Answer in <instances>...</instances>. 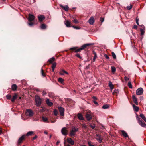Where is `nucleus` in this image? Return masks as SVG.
I'll return each mask as SVG.
<instances>
[{"label":"nucleus","instance_id":"42","mask_svg":"<svg viewBox=\"0 0 146 146\" xmlns=\"http://www.w3.org/2000/svg\"><path fill=\"white\" fill-rule=\"evenodd\" d=\"M41 74L43 77H44L45 76V73H44L43 70L42 68L41 69Z\"/></svg>","mask_w":146,"mask_h":146},{"label":"nucleus","instance_id":"24","mask_svg":"<svg viewBox=\"0 0 146 146\" xmlns=\"http://www.w3.org/2000/svg\"><path fill=\"white\" fill-rule=\"evenodd\" d=\"M65 24L67 27H71L70 23L68 21H66L65 22Z\"/></svg>","mask_w":146,"mask_h":146},{"label":"nucleus","instance_id":"28","mask_svg":"<svg viewBox=\"0 0 146 146\" xmlns=\"http://www.w3.org/2000/svg\"><path fill=\"white\" fill-rule=\"evenodd\" d=\"M55 60L54 57H52L51 58L48 60V61L50 63H52Z\"/></svg>","mask_w":146,"mask_h":146},{"label":"nucleus","instance_id":"31","mask_svg":"<svg viewBox=\"0 0 146 146\" xmlns=\"http://www.w3.org/2000/svg\"><path fill=\"white\" fill-rule=\"evenodd\" d=\"M58 81L59 82H61L62 84H63L64 82V80L62 78H58Z\"/></svg>","mask_w":146,"mask_h":146},{"label":"nucleus","instance_id":"20","mask_svg":"<svg viewBox=\"0 0 146 146\" xmlns=\"http://www.w3.org/2000/svg\"><path fill=\"white\" fill-rule=\"evenodd\" d=\"M133 110L135 111L136 112H138V111L139 108L138 107L135 106L134 104L133 105Z\"/></svg>","mask_w":146,"mask_h":146},{"label":"nucleus","instance_id":"14","mask_svg":"<svg viewBox=\"0 0 146 146\" xmlns=\"http://www.w3.org/2000/svg\"><path fill=\"white\" fill-rule=\"evenodd\" d=\"M67 141L68 142L72 145H73L74 144V141L71 138H68L67 139Z\"/></svg>","mask_w":146,"mask_h":146},{"label":"nucleus","instance_id":"43","mask_svg":"<svg viewBox=\"0 0 146 146\" xmlns=\"http://www.w3.org/2000/svg\"><path fill=\"white\" fill-rule=\"evenodd\" d=\"M139 21V19L137 17L136 19V23L137 24V25H139V22H138Z\"/></svg>","mask_w":146,"mask_h":146},{"label":"nucleus","instance_id":"7","mask_svg":"<svg viewBox=\"0 0 146 146\" xmlns=\"http://www.w3.org/2000/svg\"><path fill=\"white\" fill-rule=\"evenodd\" d=\"M59 111L60 112V115L63 116L64 115V109L61 107H59L58 108Z\"/></svg>","mask_w":146,"mask_h":146},{"label":"nucleus","instance_id":"51","mask_svg":"<svg viewBox=\"0 0 146 146\" xmlns=\"http://www.w3.org/2000/svg\"><path fill=\"white\" fill-rule=\"evenodd\" d=\"M73 21L75 23H78V20H77L75 19H74Z\"/></svg>","mask_w":146,"mask_h":146},{"label":"nucleus","instance_id":"26","mask_svg":"<svg viewBox=\"0 0 146 146\" xmlns=\"http://www.w3.org/2000/svg\"><path fill=\"white\" fill-rule=\"evenodd\" d=\"M139 116L141 117L145 122H146V118L144 114L141 113L140 114Z\"/></svg>","mask_w":146,"mask_h":146},{"label":"nucleus","instance_id":"11","mask_svg":"<svg viewBox=\"0 0 146 146\" xmlns=\"http://www.w3.org/2000/svg\"><path fill=\"white\" fill-rule=\"evenodd\" d=\"M38 18L39 21L40 22L42 21L45 18V16L43 15H38Z\"/></svg>","mask_w":146,"mask_h":146},{"label":"nucleus","instance_id":"55","mask_svg":"<svg viewBox=\"0 0 146 146\" xmlns=\"http://www.w3.org/2000/svg\"><path fill=\"white\" fill-rule=\"evenodd\" d=\"M137 26L136 25H134L133 27V28L135 29H137Z\"/></svg>","mask_w":146,"mask_h":146},{"label":"nucleus","instance_id":"61","mask_svg":"<svg viewBox=\"0 0 146 146\" xmlns=\"http://www.w3.org/2000/svg\"><path fill=\"white\" fill-rule=\"evenodd\" d=\"M95 125H92V129H94L95 127Z\"/></svg>","mask_w":146,"mask_h":146},{"label":"nucleus","instance_id":"17","mask_svg":"<svg viewBox=\"0 0 146 146\" xmlns=\"http://www.w3.org/2000/svg\"><path fill=\"white\" fill-rule=\"evenodd\" d=\"M17 94H15V95L13 96L12 98L11 99V101L12 102H15V100L17 99Z\"/></svg>","mask_w":146,"mask_h":146},{"label":"nucleus","instance_id":"29","mask_svg":"<svg viewBox=\"0 0 146 146\" xmlns=\"http://www.w3.org/2000/svg\"><path fill=\"white\" fill-rule=\"evenodd\" d=\"M110 106L107 104L104 105L102 107V108L104 109H106L109 108Z\"/></svg>","mask_w":146,"mask_h":146},{"label":"nucleus","instance_id":"60","mask_svg":"<svg viewBox=\"0 0 146 146\" xmlns=\"http://www.w3.org/2000/svg\"><path fill=\"white\" fill-rule=\"evenodd\" d=\"M92 98L94 100H96L97 99V98L95 96H93L92 97Z\"/></svg>","mask_w":146,"mask_h":146},{"label":"nucleus","instance_id":"21","mask_svg":"<svg viewBox=\"0 0 146 146\" xmlns=\"http://www.w3.org/2000/svg\"><path fill=\"white\" fill-rule=\"evenodd\" d=\"M17 88V86L15 84H13L11 86L12 90L14 91H15L16 90Z\"/></svg>","mask_w":146,"mask_h":146},{"label":"nucleus","instance_id":"45","mask_svg":"<svg viewBox=\"0 0 146 146\" xmlns=\"http://www.w3.org/2000/svg\"><path fill=\"white\" fill-rule=\"evenodd\" d=\"M34 24V23H32V22H30L28 23V25L30 26H32Z\"/></svg>","mask_w":146,"mask_h":146},{"label":"nucleus","instance_id":"57","mask_svg":"<svg viewBox=\"0 0 146 146\" xmlns=\"http://www.w3.org/2000/svg\"><path fill=\"white\" fill-rule=\"evenodd\" d=\"M105 56L106 59H109L110 58L106 54L105 55Z\"/></svg>","mask_w":146,"mask_h":146},{"label":"nucleus","instance_id":"48","mask_svg":"<svg viewBox=\"0 0 146 146\" xmlns=\"http://www.w3.org/2000/svg\"><path fill=\"white\" fill-rule=\"evenodd\" d=\"M76 56H77V57H78L79 58H80V59H81L82 58V57H81L80 56V55L78 54H77L76 55Z\"/></svg>","mask_w":146,"mask_h":146},{"label":"nucleus","instance_id":"63","mask_svg":"<svg viewBox=\"0 0 146 146\" xmlns=\"http://www.w3.org/2000/svg\"><path fill=\"white\" fill-rule=\"evenodd\" d=\"M44 111V109L42 108V109L40 111L42 112H43Z\"/></svg>","mask_w":146,"mask_h":146},{"label":"nucleus","instance_id":"41","mask_svg":"<svg viewBox=\"0 0 146 146\" xmlns=\"http://www.w3.org/2000/svg\"><path fill=\"white\" fill-rule=\"evenodd\" d=\"M132 7V5H130V6H127V9L129 10H130L131 9Z\"/></svg>","mask_w":146,"mask_h":146},{"label":"nucleus","instance_id":"19","mask_svg":"<svg viewBox=\"0 0 146 146\" xmlns=\"http://www.w3.org/2000/svg\"><path fill=\"white\" fill-rule=\"evenodd\" d=\"M46 103L49 106H51L53 105V103L50 102L48 99H47L46 100Z\"/></svg>","mask_w":146,"mask_h":146},{"label":"nucleus","instance_id":"46","mask_svg":"<svg viewBox=\"0 0 146 146\" xmlns=\"http://www.w3.org/2000/svg\"><path fill=\"white\" fill-rule=\"evenodd\" d=\"M82 126L83 128L86 129L87 127L86 125L84 124H83L82 125Z\"/></svg>","mask_w":146,"mask_h":146},{"label":"nucleus","instance_id":"12","mask_svg":"<svg viewBox=\"0 0 146 146\" xmlns=\"http://www.w3.org/2000/svg\"><path fill=\"white\" fill-rule=\"evenodd\" d=\"M60 6L63 9L66 11H68L69 7L68 5H66L64 6H63L62 5L60 4Z\"/></svg>","mask_w":146,"mask_h":146},{"label":"nucleus","instance_id":"47","mask_svg":"<svg viewBox=\"0 0 146 146\" xmlns=\"http://www.w3.org/2000/svg\"><path fill=\"white\" fill-rule=\"evenodd\" d=\"M93 102L94 103V104L96 105V106H97L98 105V102L96 101V100H94L93 101Z\"/></svg>","mask_w":146,"mask_h":146},{"label":"nucleus","instance_id":"3","mask_svg":"<svg viewBox=\"0 0 146 146\" xmlns=\"http://www.w3.org/2000/svg\"><path fill=\"white\" fill-rule=\"evenodd\" d=\"M136 118L137 120L138 121L139 124L143 127H145L146 126V124L144 122L141 120V119L139 118L138 115L136 114Z\"/></svg>","mask_w":146,"mask_h":146},{"label":"nucleus","instance_id":"56","mask_svg":"<svg viewBox=\"0 0 146 146\" xmlns=\"http://www.w3.org/2000/svg\"><path fill=\"white\" fill-rule=\"evenodd\" d=\"M94 22V19L93 17H92V25L93 24V23Z\"/></svg>","mask_w":146,"mask_h":146},{"label":"nucleus","instance_id":"9","mask_svg":"<svg viewBox=\"0 0 146 146\" xmlns=\"http://www.w3.org/2000/svg\"><path fill=\"white\" fill-rule=\"evenodd\" d=\"M61 131L62 134L64 135H67L68 131L66 127H63Z\"/></svg>","mask_w":146,"mask_h":146},{"label":"nucleus","instance_id":"23","mask_svg":"<svg viewBox=\"0 0 146 146\" xmlns=\"http://www.w3.org/2000/svg\"><path fill=\"white\" fill-rule=\"evenodd\" d=\"M109 86L110 88L111 91H112L113 89L114 88V86L110 81L109 83Z\"/></svg>","mask_w":146,"mask_h":146},{"label":"nucleus","instance_id":"50","mask_svg":"<svg viewBox=\"0 0 146 146\" xmlns=\"http://www.w3.org/2000/svg\"><path fill=\"white\" fill-rule=\"evenodd\" d=\"M124 79H125V80L126 81H127L129 79V78H128V77H127L126 76H125V77Z\"/></svg>","mask_w":146,"mask_h":146},{"label":"nucleus","instance_id":"6","mask_svg":"<svg viewBox=\"0 0 146 146\" xmlns=\"http://www.w3.org/2000/svg\"><path fill=\"white\" fill-rule=\"evenodd\" d=\"M95 138L100 143H101L102 140V138L101 137V135L99 134H96Z\"/></svg>","mask_w":146,"mask_h":146},{"label":"nucleus","instance_id":"54","mask_svg":"<svg viewBox=\"0 0 146 146\" xmlns=\"http://www.w3.org/2000/svg\"><path fill=\"white\" fill-rule=\"evenodd\" d=\"M37 137H38V136L36 135H35V137H33V138L32 139V140H34L35 139H36Z\"/></svg>","mask_w":146,"mask_h":146},{"label":"nucleus","instance_id":"25","mask_svg":"<svg viewBox=\"0 0 146 146\" xmlns=\"http://www.w3.org/2000/svg\"><path fill=\"white\" fill-rule=\"evenodd\" d=\"M86 117L88 120H89L91 119V115L90 114L88 113L86 114Z\"/></svg>","mask_w":146,"mask_h":146},{"label":"nucleus","instance_id":"40","mask_svg":"<svg viewBox=\"0 0 146 146\" xmlns=\"http://www.w3.org/2000/svg\"><path fill=\"white\" fill-rule=\"evenodd\" d=\"M57 64L56 62H54L52 65V68H55L56 67V66Z\"/></svg>","mask_w":146,"mask_h":146},{"label":"nucleus","instance_id":"58","mask_svg":"<svg viewBox=\"0 0 146 146\" xmlns=\"http://www.w3.org/2000/svg\"><path fill=\"white\" fill-rule=\"evenodd\" d=\"M118 92V91L117 90H115L114 92H113V94H114V93H117Z\"/></svg>","mask_w":146,"mask_h":146},{"label":"nucleus","instance_id":"49","mask_svg":"<svg viewBox=\"0 0 146 146\" xmlns=\"http://www.w3.org/2000/svg\"><path fill=\"white\" fill-rule=\"evenodd\" d=\"M53 94V93L52 92H49V96L50 97H52L53 96L52 94Z\"/></svg>","mask_w":146,"mask_h":146},{"label":"nucleus","instance_id":"33","mask_svg":"<svg viewBox=\"0 0 146 146\" xmlns=\"http://www.w3.org/2000/svg\"><path fill=\"white\" fill-rule=\"evenodd\" d=\"M111 70L112 72L114 73L115 71H116V68H115L114 67V66H112L111 67Z\"/></svg>","mask_w":146,"mask_h":146},{"label":"nucleus","instance_id":"34","mask_svg":"<svg viewBox=\"0 0 146 146\" xmlns=\"http://www.w3.org/2000/svg\"><path fill=\"white\" fill-rule=\"evenodd\" d=\"M53 112L54 115L55 116H57L58 113V112L57 110L56 109L54 110L53 111Z\"/></svg>","mask_w":146,"mask_h":146},{"label":"nucleus","instance_id":"64","mask_svg":"<svg viewBox=\"0 0 146 146\" xmlns=\"http://www.w3.org/2000/svg\"><path fill=\"white\" fill-rule=\"evenodd\" d=\"M60 143V141H57V142H56V144L57 145H58Z\"/></svg>","mask_w":146,"mask_h":146},{"label":"nucleus","instance_id":"52","mask_svg":"<svg viewBox=\"0 0 146 146\" xmlns=\"http://www.w3.org/2000/svg\"><path fill=\"white\" fill-rule=\"evenodd\" d=\"M72 27L73 28H74V29H80V27H76V26H73Z\"/></svg>","mask_w":146,"mask_h":146},{"label":"nucleus","instance_id":"8","mask_svg":"<svg viewBox=\"0 0 146 146\" xmlns=\"http://www.w3.org/2000/svg\"><path fill=\"white\" fill-rule=\"evenodd\" d=\"M143 92V90L141 88H138L136 91V94L137 95H141Z\"/></svg>","mask_w":146,"mask_h":146},{"label":"nucleus","instance_id":"1","mask_svg":"<svg viewBox=\"0 0 146 146\" xmlns=\"http://www.w3.org/2000/svg\"><path fill=\"white\" fill-rule=\"evenodd\" d=\"M91 45V43L86 44L82 45L80 48L76 49V47L71 48H70V50H75V52H77L80 51L81 50H83L85 48H87V46Z\"/></svg>","mask_w":146,"mask_h":146},{"label":"nucleus","instance_id":"53","mask_svg":"<svg viewBox=\"0 0 146 146\" xmlns=\"http://www.w3.org/2000/svg\"><path fill=\"white\" fill-rule=\"evenodd\" d=\"M88 22L91 25V17L90 18L88 21Z\"/></svg>","mask_w":146,"mask_h":146},{"label":"nucleus","instance_id":"27","mask_svg":"<svg viewBox=\"0 0 146 146\" xmlns=\"http://www.w3.org/2000/svg\"><path fill=\"white\" fill-rule=\"evenodd\" d=\"M93 54L94 55V56L93 58V61L94 62L96 59L97 57V56L96 53L94 51H93Z\"/></svg>","mask_w":146,"mask_h":146},{"label":"nucleus","instance_id":"18","mask_svg":"<svg viewBox=\"0 0 146 146\" xmlns=\"http://www.w3.org/2000/svg\"><path fill=\"white\" fill-rule=\"evenodd\" d=\"M77 117L80 120H83L84 119L82 115L80 113H78L77 114Z\"/></svg>","mask_w":146,"mask_h":146},{"label":"nucleus","instance_id":"4","mask_svg":"<svg viewBox=\"0 0 146 146\" xmlns=\"http://www.w3.org/2000/svg\"><path fill=\"white\" fill-rule=\"evenodd\" d=\"M78 131V128H76L75 127H72V129L70 131L69 135L70 136H74L75 135L74 133L77 132Z\"/></svg>","mask_w":146,"mask_h":146},{"label":"nucleus","instance_id":"2","mask_svg":"<svg viewBox=\"0 0 146 146\" xmlns=\"http://www.w3.org/2000/svg\"><path fill=\"white\" fill-rule=\"evenodd\" d=\"M36 104H35L38 107L40 106L41 104V99L38 96H36L35 98Z\"/></svg>","mask_w":146,"mask_h":146},{"label":"nucleus","instance_id":"32","mask_svg":"<svg viewBox=\"0 0 146 146\" xmlns=\"http://www.w3.org/2000/svg\"><path fill=\"white\" fill-rule=\"evenodd\" d=\"M42 119L43 121L44 122H46L48 120V119L47 118L44 116L42 117Z\"/></svg>","mask_w":146,"mask_h":146},{"label":"nucleus","instance_id":"37","mask_svg":"<svg viewBox=\"0 0 146 146\" xmlns=\"http://www.w3.org/2000/svg\"><path fill=\"white\" fill-rule=\"evenodd\" d=\"M46 25L44 24H42L41 26V28L42 29H44L46 28Z\"/></svg>","mask_w":146,"mask_h":146},{"label":"nucleus","instance_id":"15","mask_svg":"<svg viewBox=\"0 0 146 146\" xmlns=\"http://www.w3.org/2000/svg\"><path fill=\"white\" fill-rule=\"evenodd\" d=\"M25 137L24 135H23L19 139L17 143L19 144L21 143L22 141L24 139Z\"/></svg>","mask_w":146,"mask_h":146},{"label":"nucleus","instance_id":"39","mask_svg":"<svg viewBox=\"0 0 146 146\" xmlns=\"http://www.w3.org/2000/svg\"><path fill=\"white\" fill-rule=\"evenodd\" d=\"M140 31L141 33V35H143L145 33V31L143 29H140Z\"/></svg>","mask_w":146,"mask_h":146},{"label":"nucleus","instance_id":"16","mask_svg":"<svg viewBox=\"0 0 146 146\" xmlns=\"http://www.w3.org/2000/svg\"><path fill=\"white\" fill-rule=\"evenodd\" d=\"M64 73H65L66 74H68V73L67 72L63 69H62L60 72V74L61 75H64Z\"/></svg>","mask_w":146,"mask_h":146},{"label":"nucleus","instance_id":"22","mask_svg":"<svg viewBox=\"0 0 146 146\" xmlns=\"http://www.w3.org/2000/svg\"><path fill=\"white\" fill-rule=\"evenodd\" d=\"M121 132H122L123 135L124 137H129L127 133L125 131H124L122 130Z\"/></svg>","mask_w":146,"mask_h":146},{"label":"nucleus","instance_id":"35","mask_svg":"<svg viewBox=\"0 0 146 146\" xmlns=\"http://www.w3.org/2000/svg\"><path fill=\"white\" fill-rule=\"evenodd\" d=\"M6 97L7 100H10L11 98V96L9 94H7L6 96Z\"/></svg>","mask_w":146,"mask_h":146},{"label":"nucleus","instance_id":"5","mask_svg":"<svg viewBox=\"0 0 146 146\" xmlns=\"http://www.w3.org/2000/svg\"><path fill=\"white\" fill-rule=\"evenodd\" d=\"M33 111L30 109L27 110L25 113L26 115L29 117L32 116L33 115Z\"/></svg>","mask_w":146,"mask_h":146},{"label":"nucleus","instance_id":"38","mask_svg":"<svg viewBox=\"0 0 146 146\" xmlns=\"http://www.w3.org/2000/svg\"><path fill=\"white\" fill-rule=\"evenodd\" d=\"M111 54L113 56V58L114 59H116V56L115 54V53L113 52L111 53Z\"/></svg>","mask_w":146,"mask_h":146},{"label":"nucleus","instance_id":"59","mask_svg":"<svg viewBox=\"0 0 146 146\" xmlns=\"http://www.w3.org/2000/svg\"><path fill=\"white\" fill-rule=\"evenodd\" d=\"M42 94L43 95H45L46 94V93L45 91H43L42 92Z\"/></svg>","mask_w":146,"mask_h":146},{"label":"nucleus","instance_id":"36","mask_svg":"<svg viewBox=\"0 0 146 146\" xmlns=\"http://www.w3.org/2000/svg\"><path fill=\"white\" fill-rule=\"evenodd\" d=\"M128 86L129 87V88H132V86L131 84V82H129L127 84Z\"/></svg>","mask_w":146,"mask_h":146},{"label":"nucleus","instance_id":"10","mask_svg":"<svg viewBox=\"0 0 146 146\" xmlns=\"http://www.w3.org/2000/svg\"><path fill=\"white\" fill-rule=\"evenodd\" d=\"M35 19V17L33 15L29 14L28 18V20L29 21L31 22L34 21Z\"/></svg>","mask_w":146,"mask_h":146},{"label":"nucleus","instance_id":"44","mask_svg":"<svg viewBox=\"0 0 146 146\" xmlns=\"http://www.w3.org/2000/svg\"><path fill=\"white\" fill-rule=\"evenodd\" d=\"M104 18H102V17H101L100 18V21H101V23H102V22H103L104 21Z\"/></svg>","mask_w":146,"mask_h":146},{"label":"nucleus","instance_id":"13","mask_svg":"<svg viewBox=\"0 0 146 146\" xmlns=\"http://www.w3.org/2000/svg\"><path fill=\"white\" fill-rule=\"evenodd\" d=\"M132 99L134 103L136 104V105H137L138 104L137 100L135 95H133L132 96Z\"/></svg>","mask_w":146,"mask_h":146},{"label":"nucleus","instance_id":"30","mask_svg":"<svg viewBox=\"0 0 146 146\" xmlns=\"http://www.w3.org/2000/svg\"><path fill=\"white\" fill-rule=\"evenodd\" d=\"M34 132L33 131H29L27 132L26 135V136H29L30 135H31Z\"/></svg>","mask_w":146,"mask_h":146},{"label":"nucleus","instance_id":"62","mask_svg":"<svg viewBox=\"0 0 146 146\" xmlns=\"http://www.w3.org/2000/svg\"><path fill=\"white\" fill-rule=\"evenodd\" d=\"M91 142H88V143L89 146H91Z\"/></svg>","mask_w":146,"mask_h":146}]
</instances>
